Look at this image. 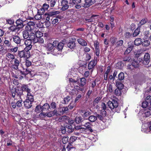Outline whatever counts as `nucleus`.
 <instances>
[{
  "label": "nucleus",
  "mask_w": 151,
  "mask_h": 151,
  "mask_svg": "<svg viewBox=\"0 0 151 151\" xmlns=\"http://www.w3.org/2000/svg\"><path fill=\"white\" fill-rule=\"evenodd\" d=\"M11 93L12 97L14 98L16 95L17 98L16 99L18 100L19 99H21L22 97L23 96V92L21 88H19L18 87L15 88L14 89H12Z\"/></svg>",
  "instance_id": "nucleus-1"
},
{
  "label": "nucleus",
  "mask_w": 151,
  "mask_h": 151,
  "mask_svg": "<svg viewBox=\"0 0 151 151\" xmlns=\"http://www.w3.org/2000/svg\"><path fill=\"white\" fill-rule=\"evenodd\" d=\"M109 107L114 111L118 113L120 111V109L118 106V102L115 100H113L112 101H109L107 103Z\"/></svg>",
  "instance_id": "nucleus-2"
},
{
  "label": "nucleus",
  "mask_w": 151,
  "mask_h": 151,
  "mask_svg": "<svg viewBox=\"0 0 151 151\" xmlns=\"http://www.w3.org/2000/svg\"><path fill=\"white\" fill-rule=\"evenodd\" d=\"M57 44H56L55 48L53 50V52L59 54L61 52L63 47L64 45V44L63 42H58V41H56Z\"/></svg>",
  "instance_id": "nucleus-3"
},
{
  "label": "nucleus",
  "mask_w": 151,
  "mask_h": 151,
  "mask_svg": "<svg viewBox=\"0 0 151 151\" xmlns=\"http://www.w3.org/2000/svg\"><path fill=\"white\" fill-rule=\"evenodd\" d=\"M11 64V68L14 70H17L19 68V66L20 64V61L17 59L15 58L14 60L10 61Z\"/></svg>",
  "instance_id": "nucleus-4"
},
{
  "label": "nucleus",
  "mask_w": 151,
  "mask_h": 151,
  "mask_svg": "<svg viewBox=\"0 0 151 151\" xmlns=\"http://www.w3.org/2000/svg\"><path fill=\"white\" fill-rule=\"evenodd\" d=\"M18 56L20 58H25L28 59L30 57V52H26L25 50L18 51Z\"/></svg>",
  "instance_id": "nucleus-5"
},
{
  "label": "nucleus",
  "mask_w": 151,
  "mask_h": 151,
  "mask_svg": "<svg viewBox=\"0 0 151 151\" xmlns=\"http://www.w3.org/2000/svg\"><path fill=\"white\" fill-rule=\"evenodd\" d=\"M60 6H62L61 10L62 11L66 10L69 7L68 5V2L67 0H62L61 1Z\"/></svg>",
  "instance_id": "nucleus-6"
},
{
  "label": "nucleus",
  "mask_w": 151,
  "mask_h": 151,
  "mask_svg": "<svg viewBox=\"0 0 151 151\" xmlns=\"http://www.w3.org/2000/svg\"><path fill=\"white\" fill-rule=\"evenodd\" d=\"M150 61V54L148 53H145L144 56L142 63L144 65H147L149 63Z\"/></svg>",
  "instance_id": "nucleus-7"
},
{
  "label": "nucleus",
  "mask_w": 151,
  "mask_h": 151,
  "mask_svg": "<svg viewBox=\"0 0 151 151\" xmlns=\"http://www.w3.org/2000/svg\"><path fill=\"white\" fill-rule=\"evenodd\" d=\"M95 3L94 1L92 0H85L84 3H82V7L86 8L90 7Z\"/></svg>",
  "instance_id": "nucleus-8"
},
{
  "label": "nucleus",
  "mask_w": 151,
  "mask_h": 151,
  "mask_svg": "<svg viewBox=\"0 0 151 151\" xmlns=\"http://www.w3.org/2000/svg\"><path fill=\"white\" fill-rule=\"evenodd\" d=\"M12 40L17 45L20 44L22 40L19 36L15 35H13L12 38L10 39L11 41Z\"/></svg>",
  "instance_id": "nucleus-9"
},
{
  "label": "nucleus",
  "mask_w": 151,
  "mask_h": 151,
  "mask_svg": "<svg viewBox=\"0 0 151 151\" xmlns=\"http://www.w3.org/2000/svg\"><path fill=\"white\" fill-rule=\"evenodd\" d=\"M86 120L84 118H82L81 116H77L75 119V121L76 122L77 124H79L81 123V125H83L84 124Z\"/></svg>",
  "instance_id": "nucleus-10"
},
{
  "label": "nucleus",
  "mask_w": 151,
  "mask_h": 151,
  "mask_svg": "<svg viewBox=\"0 0 151 151\" xmlns=\"http://www.w3.org/2000/svg\"><path fill=\"white\" fill-rule=\"evenodd\" d=\"M21 88L23 92H25L27 93V94H29V93L32 92L31 89L29 88L27 85L23 84L22 85Z\"/></svg>",
  "instance_id": "nucleus-11"
},
{
  "label": "nucleus",
  "mask_w": 151,
  "mask_h": 151,
  "mask_svg": "<svg viewBox=\"0 0 151 151\" xmlns=\"http://www.w3.org/2000/svg\"><path fill=\"white\" fill-rule=\"evenodd\" d=\"M86 127V129L89 130L90 132H93V130L92 128V124L89 122H84V124L82 125Z\"/></svg>",
  "instance_id": "nucleus-12"
},
{
  "label": "nucleus",
  "mask_w": 151,
  "mask_h": 151,
  "mask_svg": "<svg viewBox=\"0 0 151 151\" xmlns=\"http://www.w3.org/2000/svg\"><path fill=\"white\" fill-rule=\"evenodd\" d=\"M56 43L57 42L56 40H55L53 42L52 44L51 43H48L47 45V50L49 51L51 50L52 49L53 50L54 48H55L56 44H57Z\"/></svg>",
  "instance_id": "nucleus-13"
},
{
  "label": "nucleus",
  "mask_w": 151,
  "mask_h": 151,
  "mask_svg": "<svg viewBox=\"0 0 151 151\" xmlns=\"http://www.w3.org/2000/svg\"><path fill=\"white\" fill-rule=\"evenodd\" d=\"M96 63L95 60H92L91 61L88 65V69L91 70L92 71L93 70Z\"/></svg>",
  "instance_id": "nucleus-14"
},
{
  "label": "nucleus",
  "mask_w": 151,
  "mask_h": 151,
  "mask_svg": "<svg viewBox=\"0 0 151 151\" xmlns=\"http://www.w3.org/2000/svg\"><path fill=\"white\" fill-rule=\"evenodd\" d=\"M81 113L82 117L84 119L87 118L88 116L91 114V112L88 110H82L81 111Z\"/></svg>",
  "instance_id": "nucleus-15"
},
{
  "label": "nucleus",
  "mask_w": 151,
  "mask_h": 151,
  "mask_svg": "<svg viewBox=\"0 0 151 151\" xmlns=\"http://www.w3.org/2000/svg\"><path fill=\"white\" fill-rule=\"evenodd\" d=\"M34 25H36L33 22H29L27 23V25L25 27V30L29 31L31 28L32 27V26Z\"/></svg>",
  "instance_id": "nucleus-16"
},
{
  "label": "nucleus",
  "mask_w": 151,
  "mask_h": 151,
  "mask_svg": "<svg viewBox=\"0 0 151 151\" xmlns=\"http://www.w3.org/2000/svg\"><path fill=\"white\" fill-rule=\"evenodd\" d=\"M32 102L26 99L24 102L25 107L27 109L31 108L32 106Z\"/></svg>",
  "instance_id": "nucleus-17"
},
{
  "label": "nucleus",
  "mask_w": 151,
  "mask_h": 151,
  "mask_svg": "<svg viewBox=\"0 0 151 151\" xmlns=\"http://www.w3.org/2000/svg\"><path fill=\"white\" fill-rule=\"evenodd\" d=\"M21 27H18V26L14 25L10 27L9 29L11 32H16L21 28Z\"/></svg>",
  "instance_id": "nucleus-18"
},
{
  "label": "nucleus",
  "mask_w": 151,
  "mask_h": 151,
  "mask_svg": "<svg viewBox=\"0 0 151 151\" xmlns=\"http://www.w3.org/2000/svg\"><path fill=\"white\" fill-rule=\"evenodd\" d=\"M76 43L73 41L70 42L67 44V46L72 50L74 49L76 47Z\"/></svg>",
  "instance_id": "nucleus-19"
},
{
  "label": "nucleus",
  "mask_w": 151,
  "mask_h": 151,
  "mask_svg": "<svg viewBox=\"0 0 151 151\" xmlns=\"http://www.w3.org/2000/svg\"><path fill=\"white\" fill-rule=\"evenodd\" d=\"M77 41L79 44L83 46H85L87 45V43L86 41L81 38L78 39Z\"/></svg>",
  "instance_id": "nucleus-20"
},
{
  "label": "nucleus",
  "mask_w": 151,
  "mask_h": 151,
  "mask_svg": "<svg viewBox=\"0 0 151 151\" xmlns=\"http://www.w3.org/2000/svg\"><path fill=\"white\" fill-rule=\"evenodd\" d=\"M44 42V40L41 37H36L35 39L34 40V43H38L40 44H42Z\"/></svg>",
  "instance_id": "nucleus-21"
},
{
  "label": "nucleus",
  "mask_w": 151,
  "mask_h": 151,
  "mask_svg": "<svg viewBox=\"0 0 151 151\" xmlns=\"http://www.w3.org/2000/svg\"><path fill=\"white\" fill-rule=\"evenodd\" d=\"M68 110V109L67 106L63 107L59 109V113L60 115L63 114L64 113H67Z\"/></svg>",
  "instance_id": "nucleus-22"
},
{
  "label": "nucleus",
  "mask_w": 151,
  "mask_h": 151,
  "mask_svg": "<svg viewBox=\"0 0 151 151\" xmlns=\"http://www.w3.org/2000/svg\"><path fill=\"white\" fill-rule=\"evenodd\" d=\"M66 130L67 132L69 133L72 132L74 130L72 126L70 124L66 125Z\"/></svg>",
  "instance_id": "nucleus-23"
},
{
  "label": "nucleus",
  "mask_w": 151,
  "mask_h": 151,
  "mask_svg": "<svg viewBox=\"0 0 151 151\" xmlns=\"http://www.w3.org/2000/svg\"><path fill=\"white\" fill-rule=\"evenodd\" d=\"M36 38V37L35 32H31V33L29 34V39L32 41L33 42H34V39H35Z\"/></svg>",
  "instance_id": "nucleus-24"
},
{
  "label": "nucleus",
  "mask_w": 151,
  "mask_h": 151,
  "mask_svg": "<svg viewBox=\"0 0 151 151\" xmlns=\"http://www.w3.org/2000/svg\"><path fill=\"white\" fill-rule=\"evenodd\" d=\"M27 99H26L27 100H28L32 102L34 101V97L32 93V92L29 93V94H27Z\"/></svg>",
  "instance_id": "nucleus-25"
},
{
  "label": "nucleus",
  "mask_w": 151,
  "mask_h": 151,
  "mask_svg": "<svg viewBox=\"0 0 151 151\" xmlns=\"http://www.w3.org/2000/svg\"><path fill=\"white\" fill-rule=\"evenodd\" d=\"M139 62L137 60H134L132 62L131 65L134 68H137L139 67Z\"/></svg>",
  "instance_id": "nucleus-26"
},
{
  "label": "nucleus",
  "mask_w": 151,
  "mask_h": 151,
  "mask_svg": "<svg viewBox=\"0 0 151 151\" xmlns=\"http://www.w3.org/2000/svg\"><path fill=\"white\" fill-rule=\"evenodd\" d=\"M50 108V106L47 103L45 104L43 106H42V111H47Z\"/></svg>",
  "instance_id": "nucleus-27"
},
{
  "label": "nucleus",
  "mask_w": 151,
  "mask_h": 151,
  "mask_svg": "<svg viewBox=\"0 0 151 151\" xmlns=\"http://www.w3.org/2000/svg\"><path fill=\"white\" fill-rule=\"evenodd\" d=\"M96 116L93 115H91L89 116L88 118V119L89 121L93 122H95L97 120V118Z\"/></svg>",
  "instance_id": "nucleus-28"
},
{
  "label": "nucleus",
  "mask_w": 151,
  "mask_h": 151,
  "mask_svg": "<svg viewBox=\"0 0 151 151\" xmlns=\"http://www.w3.org/2000/svg\"><path fill=\"white\" fill-rule=\"evenodd\" d=\"M23 36L24 39H27L29 38V33L27 30H25L23 32Z\"/></svg>",
  "instance_id": "nucleus-29"
},
{
  "label": "nucleus",
  "mask_w": 151,
  "mask_h": 151,
  "mask_svg": "<svg viewBox=\"0 0 151 151\" xmlns=\"http://www.w3.org/2000/svg\"><path fill=\"white\" fill-rule=\"evenodd\" d=\"M142 43V39L140 38H138L135 40L134 41V44L137 46L140 45Z\"/></svg>",
  "instance_id": "nucleus-30"
},
{
  "label": "nucleus",
  "mask_w": 151,
  "mask_h": 151,
  "mask_svg": "<svg viewBox=\"0 0 151 151\" xmlns=\"http://www.w3.org/2000/svg\"><path fill=\"white\" fill-rule=\"evenodd\" d=\"M96 80H92L91 81L89 86L92 88V89H93V88L96 86Z\"/></svg>",
  "instance_id": "nucleus-31"
},
{
  "label": "nucleus",
  "mask_w": 151,
  "mask_h": 151,
  "mask_svg": "<svg viewBox=\"0 0 151 151\" xmlns=\"http://www.w3.org/2000/svg\"><path fill=\"white\" fill-rule=\"evenodd\" d=\"M140 27H138L134 31L133 34V35L134 37H135L138 35L140 32Z\"/></svg>",
  "instance_id": "nucleus-32"
},
{
  "label": "nucleus",
  "mask_w": 151,
  "mask_h": 151,
  "mask_svg": "<svg viewBox=\"0 0 151 151\" xmlns=\"http://www.w3.org/2000/svg\"><path fill=\"white\" fill-rule=\"evenodd\" d=\"M60 13V12L58 11H52L51 12H49L47 14L48 16L50 17H52L54 15L57 14H59Z\"/></svg>",
  "instance_id": "nucleus-33"
},
{
  "label": "nucleus",
  "mask_w": 151,
  "mask_h": 151,
  "mask_svg": "<svg viewBox=\"0 0 151 151\" xmlns=\"http://www.w3.org/2000/svg\"><path fill=\"white\" fill-rule=\"evenodd\" d=\"M81 86L83 87L86 84V80L85 78L82 77L80 80Z\"/></svg>",
  "instance_id": "nucleus-34"
},
{
  "label": "nucleus",
  "mask_w": 151,
  "mask_h": 151,
  "mask_svg": "<svg viewBox=\"0 0 151 151\" xmlns=\"http://www.w3.org/2000/svg\"><path fill=\"white\" fill-rule=\"evenodd\" d=\"M69 117L66 116H61L59 119V120L60 122H66L67 120L68 119Z\"/></svg>",
  "instance_id": "nucleus-35"
},
{
  "label": "nucleus",
  "mask_w": 151,
  "mask_h": 151,
  "mask_svg": "<svg viewBox=\"0 0 151 151\" xmlns=\"http://www.w3.org/2000/svg\"><path fill=\"white\" fill-rule=\"evenodd\" d=\"M19 100L16 103L17 106L18 107H20L22 106V98L19 99Z\"/></svg>",
  "instance_id": "nucleus-36"
},
{
  "label": "nucleus",
  "mask_w": 151,
  "mask_h": 151,
  "mask_svg": "<svg viewBox=\"0 0 151 151\" xmlns=\"http://www.w3.org/2000/svg\"><path fill=\"white\" fill-rule=\"evenodd\" d=\"M118 79L119 80L121 81L123 80L124 78V73L122 72H121L118 75Z\"/></svg>",
  "instance_id": "nucleus-37"
},
{
  "label": "nucleus",
  "mask_w": 151,
  "mask_h": 151,
  "mask_svg": "<svg viewBox=\"0 0 151 151\" xmlns=\"http://www.w3.org/2000/svg\"><path fill=\"white\" fill-rule=\"evenodd\" d=\"M17 24L16 26H18V27H21V28L23 27V24H22V21L20 19L17 20L16 22Z\"/></svg>",
  "instance_id": "nucleus-38"
},
{
  "label": "nucleus",
  "mask_w": 151,
  "mask_h": 151,
  "mask_svg": "<svg viewBox=\"0 0 151 151\" xmlns=\"http://www.w3.org/2000/svg\"><path fill=\"white\" fill-rule=\"evenodd\" d=\"M151 115V110L147 111H146L143 114V115L144 116L148 117Z\"/></svg>",
  "instance_id": "nucleus-39"
},
{
  "label": "nucleus",
  "mask_w": 151,
  "mask_h": 151,
  "mask_svg": "<svg viewBox=\"0 0 151 151\" xmlns=\"http://www.w3.org/2000/svg\"><path fill=\"white\" fill-rule=\"evenodd\" d=\"M123 60L125 62H131L132 60V59H131V57L129 56L125 57L123 58Z\"/></svg>",
  "instance_id": "nucleus-40"
},
{
  "label": "nucleus",
  "mask_w": 151,
  "mask_h": 151,
  "mask_svg": "<svg viewBox=\"0 0 151 151\" xmlns=\"http://www.w3.org/2000/svg\"><path fill=\"white\" fill-rule=\"evenodd\" d=\"M35 111L37 113H39L41 111H42V106L40 105L37 106L36 107Z\"/></svg>",
  "instance_id": "nucleus-41"
},
{
  "label": "nucleus",
  "mask_w": 151,
  "mask_h": 151,
  "mask_svg": "<svg viewBox=\"0 0 151 151\" xmlns=\"http://www.w3.org/2000/svg\"><path fill=\"white\" fill-rule=\"evenodd\" d=\"M150 34V32L149 31L147 30L144 32V37L145 39H149V35Z\"/></svg>",
  "instance_id": "nucleus-42"
},
{
  "label": "nucleus",
  "mask_w": 151,
  "mask_h": 151,
  "mask_svg": "<svg viewBox=\"0 0 151 151\" xmlns=\"http://www.w3.org/2000/svg\"><path fill=\"white\" fill-rule=\"evenodd\" d=\"M147 21L148 19L147 18H144L141 20L139 23V24L140 25H142L145 24Z\"/></svg>",
  "instance_id": "nucleus-43"
},
{
  "label": "nucleus",
  "mask_w": 151,
  "mask_h": 151,
  "mask_svg": "<svg viewBox=\"0 0 151 151\" xmlns=\"http://www.w3.org/2000/svg\"><path fill=\"white\" fill-rule=\"evenodd\" d=\"M27 59L25 61V65L27 67H28L31 65L32 64V63L31 61H29V60L28 59L26 58Z\"/></svg>",
  "instance_id": "nucleus-44"
},
{
  "label": "nucleus",
  "mask_w": 151,
  "mask_h": 151,
  "mask_svg": "<svg viewBox=\"0 0 151 151\" xmlns=\"http://www.w3.org/2000/svg\"><path fill=\"white\" fill-rule=\"evenodd\" d=\"M117 38L114 37H111L110 39V41L111 44L113 45L117 41Z\"/></svg>",
  "instance_id": "nucleus-45"
},
{
  "label": "nucleus",
  "mask_w": 151,
  "mask_h": 151,
  "mask_svg": "<svg viewBox=\"0 0 151 151\" xmlns=\"http://www.w3.org/2000/svg\"><path fill=\"white\" fill-rule=\"evenodd\" d=\"M116 86L118 88L122 89L123 87V84L122 83L117 82H116Z\"/></svg>",
  "instance_id": "nucleus-46"
},
{
  "label": "nucleus",
  "mask_w": 151,
  "mask_h": 151,
  "mask_svg": "<svg viewBox=\"0 0 151 151\" xmlns=\"http://www.w3.org/2000/svg\"><path fill=\"white\" fill-rule=\"evenodd\" d=\"M32 41L29 39H28L26 40L24 42V44L26 45H32Z\"/></svg>",
  "instance_id": "nucleus-47"
},
{
  "label": "nucleus",
  "mask_w": 151,
  "mask_h": 151,
  "mask_svg": "<svg viewBox=\"0 0 151 151\" xmlns=\"http://www.w3.org/2000/svg\"><path fill=\"white\" fill-rule=\"evenodd\" d=\"M6 56L8 58L11 59L13 60L15 59L14 55L13 54H11V53L9 52L8 53L6 54Z\"/></svg>",
  "instance_id": "nucleus-48"
},
{
  "label": "nucleus",
  "mask_w": 151,
  "mask_h": 151,
  "mask_svg": "<svg viewBox=\"0 0 151 151\" xmlns=\"http://www.w3.org/2000/svg\"><path fill=\"white\" fill-rule=\"evenodd\" d=\"M36 37H41L43 35V34L40 31H37V30L35 32Z\"/></svg>",
  "instance_id": "nucleus-49"
},
{
  "label": "nucleus",
  "mask_w": 151,
  "mask_h": 151,
  "mask_svg": "<svg viewBox=\"0 0 151 151\" xmlns=\"http://www.w3.org/2000/svg\"><path fill=\"white\" fill-rule=\"evenodd\" d=\"M150 45V42L148 40H145L142 42V45L143 46L147 47Z\"/></svg>",
  "instance_id": "nucleus-50"
},
{
  "label": "nucleus",
  "mask_w": 151,
  "mask_h": 151,
  "mask_svg": "<svg viewBox=\"0 0 151 151\" xmlns=\"http://www.w3.org/2000/svg\"><path fill=\"white\" fill-rule=\"evenodd\" d=\"M45 11V10L42 7L39 9H38V13L39 14H43L44 13Z\"/></svg>",
  "instance_id": "nucleus-51"
},
{
  "label": "nucleus",
  "mask_w": 151,
  "mask_h": 151,
  "mask_svg": "<svg viewBox=\"0 0 151 151\" xmlns=\"http://www.w3.org/2000/svg\"><path fill=\"white\" fill-rule=\"evenodd\" d=\"M71 98L69 96H67L64 98V101L63 103L66 104L68 103L69 101L70 100Z\"/></svg>",
  "instance_id": "nucleus-52"
},
{
  "label": "nucleus",
  "mask_w": 151,
  "mask_h": 151,
  "mask_svg": "<svg viewBox=\"0 0 151 151\" xmlns=\"http://www.w3.org/2000/svg\"><path fill=\"white\" fill-rule=\"evenodd\" d=\"M91 56L88 53H86L84 57V60L86 61H88L91 58Z\"/></svg>",
  "instance_id": "nucleus-53"
},
{
  "label": "nucleus",
  "mask_w": 151,
  "mask_h": 151,
  "mask_svg": "<svg viewBox=\"0 0 151 151\" xmlns=\"http://www.w3.org/2000/svg\"><path fill=\"white\" fill-rule=\"evenodd\" d=\"M107 89L108 90L109 92L111 93L113 91L112 86L111 84H108L107 86Z\"/></svg>",
  "instance_id": "nucleus-54"
},
{
  "label": "nucleus",
  "mask_w": 151,
  "mask_h": 151,
  "mask_svg": "<svg viewBox=\"0 0 151 151\" xmlns=\"http://www.w3.org/2000/svg\"><path fill=\"white\" fill-rule=\"evenodd\" d=\"M68 137L67 136L63 137L62 139V141L63 143L64 144H66L68 141Z\"/></svg>",
  "instance_id": "nucleus-55"
},
{
  "label": "nucleus",
  "mask_w": 151,
  "mask_h": 151,
  "mask_svg": "<svg viewBox=\"0 0 151 151\" xmlns=\"http://www.w3.org/2000/svg\"><path fill=\"white\" fill-rule=\"evenodd\" d=\"M42 14H39L37 13V14L35 16V19L37 20H40L42 18Z\"/></svg>",
  "instance_id": "nucleus-56"
},
{
  "label": "nucleus",
  "mask_w": 151,
  "mask_h": 151,
  "mask_svg": "<svg viewBox=\"0 0 151 151\" xmlns=\"http://www.w3.org/2000/svg\"><path fill=\"white\" fill-rule=\"evenodd\" d=\"M148 101H145L142 103V107L143 108H145L148 105Z\"/></svg>",
  "instance_id": "nucleus-57"
},
{
  "label": "nucleus",
  "mask_w": 151,
  "mask_h": 151,
  "mask_svg": "<svg viewBox=\"0 0 151 151\" xmlns=\"http://www.w3.org/2000/svg\"><path fill=\"white\" fill-rule=\"evenodd\" d=\"M36 25H34L32 26V27L31 28V29L29 30V32H36V30H37V28L35 26Z\"/></svg>",
  "instance_id": "nucleus-58"
},
{
  "label": "nucleus",
  "mask_w": 151,
  "mask_h": 151,
  "mask_svg": "<svg viewBox=\"0 0 151 151\" xmlns=\"http://www.w3.org/2000/svg\"><path fill=\"white\" fill-rule=\"evenodd\" d=\"M123 43V40H120L116 42V46H121L122 45Z\"/></svg>",
  "instance_id": "nucleus-59"
},
{
  "label": "nucleus",
  "mask_w": 151,
  "mask_h": 151,
  "mask_svg": "<svg viewBox=\"0 0 151 151\" xmlns=\"http://www.w3.org/2000/svg\"><path fill=\"white\" fill-rule=\"evenodd\" d=\"M26 47L24 48V50H25L26 52H29V50L31 49L32 47V45H26Z\"/></svg>",
  "instance_id": "nucleus-60"
},
{
  "label": "nucleus",
  "mask_w": 151,
  "mask_h": 151,
  "mask_svg": "<svg viewBox=\"0 0 151 151\" xmlns=\"http://www.w3.org/2000/svg\"><path fill=\"white\" fill-rule=\"evenodd\" d=\"M82 96L81 94H80L78 95L76 97L75 100L74 102L75 103L79 101V100L80 99Z\"/></svg>",
  "instance_id": "nucleus-61"
},
{
  "label": "nucleus",
  "mask_w": 151,
  "mask_h": 151,
  "mask_svg": "<svg viewBox=\"0 0 151 151\" xmlns=\"http://www.w3.org/2000/svg\"><path fill=\"white\" fill-rule=\"evenodd\" d=\"M120 89L117 88L115 90V93L116 95H120L121 92Z\"/></svg>",
  "instance_id": "nucleus-62"
},
{
  "label": "nucleus",
  "mask_w": 151,
  "mask_h": 151,
  "mask_svg": "<svg viewBox=\"0 0 151 151\" xmlns=\"http://www.w3.org/2000/svg\"><path fill=\"white\" fill-rule=\"evenodd\" d=\"M70 94L72 95H77L78 93L77 91H76L74 89H72L70 93Z\"/></svg>",
  "instance_id": "nucleus-63"
},
{
  "label": "nucleus",
  "mask_w": 151,
  "mask_h": 151,
  "mask_svg": "<svg viewBox=\"0 0 151 151\" xmlns=\"http://www.w3.org/2000/svg\"><path fill=\"white\" fill-rule=\"evenodd\" d=\"M56 3V1L55 0H51L50 1V6L51 7H54Z\"/></svg>",
  "instance_id": "nucleus-64"
}]
</instances>
